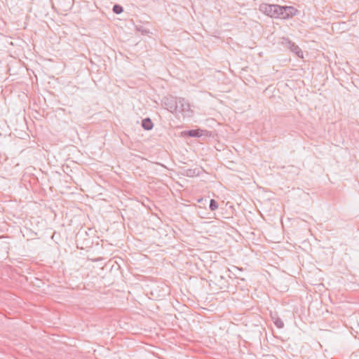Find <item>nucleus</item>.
Segmentation results:
<instances>
[{"instance_id":"f257e3e1","label":"nucleus","mask_w":359,"mask_h":359,"mask_svg":"<svg viewBox=\"0 0 359 359\" xmlns=\"http://www.w3.org/2000/svg\"><path fill=\"white\" fill-rule=\"evenodd\" d=\"M175 112L180 114L183 117H190L193 114L190 104L184 98H179L176 102Z\"/></svg>"},{"instance_id":"f03ea898","label":"nucleus","mask_w":359,"mask_h":359,"mask_svg":"<svg viewBox=\"0 0 359 359\" xmlns=\"http://www.w3.org/2000/svg\"><path fill=\"white\" fill-rule=\"evenodd\" d=\"M282 43L285 44L287 48H289L292 52L294 53L300 57H303V53L302 50L294 43L292 42L287 39H283Z\"/></svg>"},{"instance_id":"7ed1b4c3","label":"nucleus","mask_w":359,"mask_h":359,"mask_svg":"<svg viewBox=\"0 0 359 359\" xmlns=\"http://www.w3.org/2000/svg\"><path fill=\"white\" fill-rule=\"evenodd\" d=\"M259 11L262 12L264 14L273 18L274 15V4H262L259 5Z\"/></svg>"},{"instance_id":"20e7f679","label":"nucleus","mask_w":359,"mask_h":359,"mask_svg":"<svg viewBox=\"0 0 359 359\" xmlns=\"http://www.w3.org/2000/svg\"><path fill=\"white\" fill-rule=\"evenodd\" d=\"M299 11L293 6H284L283 19H288L298 14Z\"/></svg>"},{"instance_id":"39448f33","label":"nucleus","mask_w":359,"mask_h":359,"mask_svg":"<svg viewBox=\"0 0 359 359\" xmlns=\"http://www.w3.org/2000/svg\"><path fill=\"white\" fill-rule=\"evenodd\" d=\"M208 133V131L201 130V129H196V130H191L187 132H182V135H186L190 137H201L203 135H206Z\"/></svg>"},{"instance_id":"423d86ee","label":"nucleus","mask_w":359,"mask_h":359,"mask_svg":"<svg viewBox=\"0 0 359 359\" xmlns=\"http://www.w3.org/2000/svg\"><path fill=\"white\" fill-rule=\"evenodd\" d=\"M274 18H281L283 19V11L284 6H279L277 4H274Z\"/></svg>"},{"instance_id":"0eeeda50","label":"nucleus","mask_w":359,"mask_h":359,"mask_svg":"<svg viewBox=\"0 0 359 359\" xmlns=\"http://www.w3.org/2000/svg\"><path fill=\"white\" fill-rule=\"evenodd\" d=\"M142 126L145 130H151L153 128V123L150 118L144 119Z\"/></svg>"},{"instance_id":"6e6552de","label":"nucleus","mask_w":359,"mask_h":359,"mask_svg":"<svg viewBox=\"0 0 359 359\" xmlns=\"http://www.w3.org/2000/svg\"><path fill=\"white\" fill-rule=\"evenodd\" d=\"M218 208V203L217 202L214 200L211 199L210 202V209L212 211L217 210Z\"/></svg>"},{"instance_id":"1a4fd4ad","label":"nucleus","mask_w":359,"mask_h":359,"mask_svg":"<svg viewBox=\"0 0 359 359\" xmlns=\"http://www.w3.org/2000/svg\"><path fill=\"white\" fill-rule=\"evenodd\" d=\"M113 11L116 14H119L123 12V8L119 5H114L113 7Z\"/></svg>"},{"instance_id":"9d476101","label":"nucleus","mask_w":359,"mask_h":359,"mask_svg":"<svg viewBox=\"0 0 359 359\" xmlns=\"http://www.w3.org/2000/svg\"><path fill=\"white\" fill-rule=\"evenodd\" d=\"M275 325L278 327V328H282L283 326H284V323L283 322L280 320V319H278L275 321Z\"/></svg>"}]
</instances>
